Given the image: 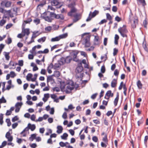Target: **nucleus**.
<instances>
[{"label":"nucleus","instance_id":"obj_1","mask_svg":"<svg viewBox=\"0 0 148 148\" xmlns=\"http://www.w3.org/2000/svg\"><path fill=\"white\" fill-rule=\"evenodd\" d=\"M118 31L122 37H127V34L128 32L126 25H123L122 27H119L118 29Z\"/></svg>","mask_w":148,"mask_h":148},{"label":"nucleus","instance_id":"obj_2","mask_svg":"<svg viewBox=\"0 0 148 148\" xmlns=\"http://www.w3.org/2000/svg\"><path fill=\"white\" fill-rule=\"evenodd\" d=\"M129 20L131 23V26L132 28H134L136 27V24L138 22V20L137 17L133 16L132 14L129 16Z\"/></svg>","mask_w":148,"mask_h":148},{"label":"nucleus","instance_id":"obj_3","mask_svg":"<svg viewBox=\"0 0 148 148\" xmlns=\"http://www.w3.org/2000/svg\"><path fill=\"white\" fill-rule=\"evenodd\" d=\"M79 53V51L76 50L71 51L70 54L73 58V60L76 62H79V60L77 58V56Z\"/></svg>","mask_w":148,"mask_h":148},{"label":"nucleus","instance_id":"obj_4","mask_svg":"<svg viewBox=\"0 0 148 148\" xmlns=\"http://www.w3.org/2000/svg\"><path fill=\"white\" fill-rule=\"evenodd\" d=\"M12 4V2L10 1L5 0L1 1L0 3L1 7H3L4 6L6 8L10 7Z\"/></svg>","mask_w":148,"mask_h":148},{"label":"nucleus","instance_id":"obj_5","mask_svg":"<svg viewBox=\"0 0 148 148\" xmlns=\"http://www.w3.org/2000/svg\"><path fill=\"white\" fill-rule=\"evenodd\" d=\"M101 42V41L98 35L95 36L94 40V45L99 46Z\"/></svg>","mask_w":148,"mask_h":148},{"label":"nucleus","instance_id":"obj_6","mask_svg":"<svg viewBox=\"0 0 148 148\" xmlns=\"http://www.w3.org/2000/svg\"><path fill=\"white\" fill-rule=\"evenodd\" d=\"M74 88L73 83L71 82V84H69L66 85V92H70L74 89Z\"/></svg>","mask_w":148,"mask_h":148},{"label":"nucleus","instance_id":"obj_7","mask_svg":"<svg viewBox=\"0 0 148 148\" xmlns=\"http://www.w3.org/2000/svg\"><path fill=\"white\" fill-rule=\"evenodd\" d=\"M83 70V67L82 66V64L81 62L79 63L78 64V66L75 69V72L76 73H79L81 72Z\"/></svg>","mask_w":148,"mask_h":148},{"label":"nucleus","instance_id":"obj_8","mask_svg":"<svg viewBox=\"0 0 148 148\" xmlns=\"http://www.w3.org/2000/svg\"><path fill=\"white\" fill-rule=\"evenodd\" d=\"M51 3L52 6H58V8H60L62 6L61 3L59 2L58 0H54L52 1Z\"/></svg>","mask_w":148,"mask_h":148},{"label":"nucleus","instance_id":"obj_9","mask_svg":"<svg viewBox=\"0 0 148 148\" xmlns=\"http://www.w3.org/2000/svg\"><path fill=\"white\" fill-rule=\"evenodd\" d=\"M23 103L22 102H17L15 105L16 109L15 112H18L20 110Z\"/></svg>","mask_w":148,"mask_h":148},{"label":"nucleus","instance_id":"obj_10","mask_svg":"<svg viewBox=\"0 0 148 148\" xmlns=\"http://www.w3.org/2000/svg\"><path fill=\"white\" fill-rule=\"evenodd\" d=\"M22 33L23 34H25V35L26 34L28 36L30 34L29 29L28 28L25 29L23 28L22 29Z\"/></svg>","mask_w":148,"mask_h":148},{"label":"nucleus","instance_id":"obj_11","mask_svg":"<svg viewBox=\"0 0 148 148\" xmlns=\"http://www.w3.org/2000/svg\"><path fill=\"white\" fill-rule=\"evenodd\" d=\"M117 79H114L111 82V86L112 88H115L116 87L117 84Z\"/></svg>","mask_w":148,"mask_h":148},{"label":"nucleus","instance_id":"obj_12","mask_svg":"<svg viewBox=\"0 0 148 148\" xmlns=\"http://www.w3.org/2000/svg\"><path fill=\"white\" fill-rule=\"evenodd\" d=\"M5 137L8 139V141L11 142L12 140V136H11L9 132L6 133L5 135Z\"/></svg>","mask_w":148,"mask_h":148},{"label":"nucleus","instance_id":"obj_13","mask_svg":"<svg viewBox=\"0 0 148 148\" xmlns=\"http://www.w3.org/2000/svg\"><path fill=\"white\" fill-rule=\"evenodd\" d=\"M50 82L51 84H53L55 83V80L53 78L52 76H48L47 77V82L48 83Z\"/></svg>","mask_w":148,"mask_h":148},{"label":"nucleus","instance_id":"obj_14","mask_svg":"<svg viewBox=\"0 0 148 148\" xmlns=\"http://www.w3.org/2000/svg\"><path fill=\"white\" fill-rule=\"evenodd\" d=\"M136 85L138 89H141L143 88V84L140 80H138L136 82Z\"/></svg>","mask_w":148,"mask_h":148},{"label":"nucleus","instance_id":"obj_15","mask_svg":"<svg viewBox=\"0 0 148 148\" xmlns=\"http://www.w3.org/2000/svg\"><path fill=\"white\" fill-rule=\"evenodd\" d=\"M49 52L48 49H45L44 51H39L37 52L38 54L45 53L47 54L49 53Z\"/></svg>","mask_w":148,"mask_h":148},{"label":"nucleus","instance_id":"obj_16","mask_svg":"<svg viewBox=\"0 0 148 148\" xmlns=\"http://www.w3.org/2000/svg\"><path fill=\"white\" fill-rule=\"evenodd\" d=\"M57 130L56 132L58 134L62 133L63 130V127L59 125L57 127Z\"/></svg>","mask_w":148,"mask_h":148},{"label":"nucleus","instance_id":"obj_17","mask_svg":"<svg viewBox=\"0 0 148 148\" xmlns=\"http://www.w3.org/2000/svg\"><path fill=\"white\" fill-rule=\"evenodd\" d=\"M72 59V58L70 56H68L64 59L65 62L67 63H69L70 62Z\"/></svg>","mask_w":148,"mask_h":148},{"label":"nucleus","instance_id":"obj_18","mask_svg":"<svg viewBox=\"0 0 148 148\" xmlns=\"http://www.w3.org/2000/svg\"><path fill=\"white\" fill-rule=\"evenodd\" d=\"M56 18L63 20L64 18V16L62 14H56Z\"/></svg>","mask_w":148,"mask_h":148},{"label":"nucleus","instance_id":"obj_19","mask_svg":"<svg viewBox=\"0 0 148 148\" xmlns=\"http://www.w3.org/2000/svg\"><path fill=\"white\" fill-rule=\"evenodd\" d=\"M28 127L29 129H30L32 131L34 130L36 128V126L34 124L31 125L29 123L28 124Z\"/></svg>","mask_w":148,"mask_h":148},{"label":"nucleus","instance_id":"obj_20","mask_svg":"<svg viewBox=\"0 0 148 148\" xmlns=\"http://www.w3.org/2000/svg\"><path fill=\"white\" fill-rule=\"evenodd\" d=\"M46 1L45 0H42L40 2V3L38 4L37 6V8L40 7H42L45 4H46Z\"/></svg>","mask_w":148,"mask_h":148},{"label":"nucleus","instance_id":"obj_21","mask_svg":"<svg viewBox=\"0 0 148 148\" xmlns=\"http://www.w3.org/2000/svg\"><path fill=\"white\" fill-rule=\"evenodd\" d=\"M105 95L107 96L108 97H112L114 96V94L112 93V91L111 90H109L107 91Z\"/></svg>","mask_w":148,"mask_h":148},{"label":"nucleus","instance_id":"obj_22","mask_svg":"<svg viewBox=\"0 0 148 148\" xmlns=\"http://www.w3.org/2000/svg\"><path fill=\"white\" fill-rule=\"evenodd\" d=\"M119 95L118 93L117 95L116 96V98L114 99V103L115 106H116L118 102L119 101Z\"/></svg>","mask_w":148,"mask_h":148},{"label":"nucleus","instance_id":"obj_23","mask_svg":"<svg viewBox=\"0 0 148 148\" xmlns=\"http://www.w3.org/2000/svg\"><path fill=\"white\" fill-rule=\"evenodd\" d=\"M68 134L66 133H64L63 135L61 136V137L62 139L66 140L67 139V137H68Z\"/></svg>","mask_w":148,"mask_h":148},{"label":"nucleus","instance_id":"obj_24","mask_svg":"<svg viewBox=\"0 0 148 148\" xmlns=\"http://www.w3.org/2000/svg\"><path fill=\"white\" fill-rule=\"evenodd\" d=\"M43 18L46 21L49 22H51L53 20V19L52 18H51V17H49L48 16L44 17Z\"/></svg>","mask_w":148,"mask_h":148},{"label":"nucleus","instance_id":"obj_25","mask_svg":"<svg viewBox=\"0 0 148 148\" xmlns=\"http://www.w3.org/2000/svg\"><path fill=\"white\" fill-rule=\"evenodd\" d=\"M60 40V38L59 36H56L55 38H52L51 39V42H54L59 41Z\"/></svg>","mask_w":148,"mask_h":148},{"label":"nucleus","instance_id":"obj_26","mask_svg":"<svg viewBox=\"0 0 148 148\" xmlns=\"http://www.w3.org/2000/svg\"><path fill=\"white\" fill-rule=\"evenodd\" d=\"M46 39V37L45 36H44L42 37L39 39L37 40L39 42H44Z\"/></svg>","mask_w":148,"mask_h":148},{"label":"nucleus","instance_id":"obj_27","mask_svg":"<svg viewBox=\"0 0 148 148\" xmlns=\"http://www.w3.org/2000/svg\"><path fill=\"white\" fill-rule=\"evenodd\" d=\"M32 21V20L31 18H28L26 20H25L24 21V22L25 23V24L23 23V25L25 26V24L27 23H29Z\"/></svg>","mask_w":148,"mask_h":148},{"label":"nucleus","instance_id":"obj_28","mask_svg":"<svg viewBox=\"0 0 148 148\" xmlns=\"http://www.w3.org/2000/svg\"><path fill=\"white\" fill-rule=\"evenodd\" d=\"M68 36V34L67 33L60 35L59 36L60 40L61 39H63L66 38Z\"/></svg>","mask_w":148,"mask_h":148},{"label":"nucleus","instance_id":"obj_29","mask_svg":"<svg viewBox=\"0 0 148 148\" xmlns=\"http://www.w3.org/2000/svg\"><path fill=\"white\" fill-rule=\"evenodd\" d=\"M102 140L103 142H105L106 143H108V140L107 138V135L106 134L102 138Z\"/></svg>","mask_w":148,"mask_h":148},{"label":"nucleus","instance_id":"obj_30","mask_svg":"<svg viewBox=\"0 0 148 148\" xmlns=\"http://www.w3.org/2000/svg\"><path fill=\"white\" fill-rule=\"evenodd\" d=\"M99 13V11L97 10H95L92 13H91V16L93 18L95 17Z\"/></svg>","mask_w":148,"mask_h":148},{"label":"nucleus","instance_id":"obj_31","mask_svg":"<svg viewBox=\"0 0 148 148\" xmlns=\"http://www.w3.org/2000/svg\"><path fill=\"white\" fill-rule=\"evenodd\" d=\"M40 34L38 33V32L37 31L36 32H34L33 33V34H32V37H34V38L36 37L37 36H38Z\"/></svg>","mask_w":148,"mask_h":148},{"label":"nucleus","instance_id":"obj_32","mask_svg":"<svg viewBox=\"0 0 148 148\" xmlns=\"http://www.w3.org/2000/svg\"><path fill=\"white\" fill-rule=\"evenodd\" d=\"M137 1L141 3L143 6H144L146 5L145 0H137Z\"/></svg>","mask_w":148,"mask_h":148},{"label":"nucleus","instance_id":"obj_33","mask_svg":"<svg viewBox=\"0 0 148 148\" xmlns=\"http://www.w3.org/2000/svg\"><path fill=\"white\" fill-rule=\"evenodd\" d=\"M36 135L35 134H33L31 135V136L29 138V140L32 141L36 138Z\"/></svg>","mask_w":148,"mask_h":148},{"label":"nucleus","instance_id":"obj_34","mask_svg":"<svg viewBox=\"0 0 148 148\" xmlns=\"http://www.w3.org/2000/svg\"><path fill=\"white\" fill-rule=\"evenodd\" d=\"M123 88L124 90L123 93L125 96L127 95V88L126 87L125 84H124L123 86Z\"/></svg>","mask_w":148,"mask_h":148},{"label":"nucleus","instance_id":"obj_35","mask_svg":"<svg viewBox=\"0 0 148 148\" xmlns=\"http://www.w3.org/2000/svg\"><path fill=\"white\" fill-rule=\"evenodd\" d=\"M108 144V143L105 142H101V145L102 147L106 148Z\"/></svg>","mask_w":148,"mask_h":148},{"label":"nucleus","instance_id":"obj_36","mask_svg":"<svg viewBox=\"0 0 148 148\" xmlns=\"http://www.w3.org/2000/svg\"><path fill=\"white\" fill-rule=\"evenodd\" d=\"M119 71L118 70V69H116L114 71V74L115 76L118 77L119 74Z\"/></svg>","mask_w":148,"mask_h":148},{"label":"nucleus","instance_id":"obj_37","mask_svg":"<svg viewBox=\"0 0 148 148\" xmlns=\"http://www.w3.org/2000/svg\"><path fill=\"white\" fill-rule=\"evenodd\" d=\"M33 22L36 25L39 24L40 23V21L39 19L36 18L33 20Z\"/></svg>","mask_w":148,"mask_h":148},{"label":"nucleus","instance_id":"obj_38","mask_svg":"<svg viewBox=\"0 0 148 148\" xmlns=\"http://www.w3.org/2000/svg\"><path fill=\"white\" fill-rule=\"evenodd\" d=\"M3 115L2 114H0V124L2 125L3 123Z\"/></svg>","mask_w":148,"mask_h":148},{"label":"nucleus","instance_id":"obj_39","mask_svg":"<svg viewBox=\"0 0 148 148\" xmlns=\"http://www.w3.org/2000/svg\"><path fill=\"white\" fill-rule=\"evenodd\" d=\"M32 75L31 73H29L26 77V79L28 81H30V79L32 78Z\"/></svg>","mask_w":148,"mask_h":148},{"label":"nucleus","instance_id":"obj_40","mask_svg":"<svg viewBox=\"0 0 148 148\" xmlns=\"http://www.w3.org/2000/svg\"><path fill=\"white\" fill-rule=\"evenodd\" d=\"M90 37L88 36H86L84 38V42H89L90 40Z\"/></svg>","mask_w":148,"mask_h":148},{"label":"nucleus","instance_id":"obj_41","mask_svg":"<svg viewBox=\"0 0 148 148\" xmlns=\"http://www.w3.org/2000/svg\"><path fill=\"white\" fill-rule=\"evenodd\" d=\"M118 52V49L114 48L113 49V55L114 56H115L116 55Z\"/></svg>","mask_w":148,"mask_h":148},{"label":"nucleus","instance_id":"obj_42","mask_svg":"<svg viewBox=\"0 0 148 148\" xmlns=\"http://www.w3.org/2000/svg\"><path fill=\"white\" fill-rule=\"evenodd\" d=\"M108 52H107L105 55L104 56H101V60H103V59H105V61H106L108 59L107 57Z\"/></svg>","mask_w":148,"mask_h":148},{"label":"nucleus","instance_id":"obj_43","mask_svg":"<svg viewBox=\"0 0 148 148\" xmlns=\"http://www.w3.org/2000/svg\"><path fill=\"white\" fill-rule=\"evenodd\" d=\"M115 20L116 21L119 22L121 21L122 18L118 16H116L115 18Z\"/></svg>","mask_w":148,"mask_h":148},{"label":"nucleus","instance_id":"obj_44","mask_svg":"<svg viewBox=\"0 0 148 148\" xmlns=\"http://www.w3.org/2000/svg\"><path fill=\"white\" fill-rule=\"evenodd\" d=\"M92 12H90L89 15V16L87 18L86 20V21H90L92 18H93V17H92V16H91V14Z\"/></svg>","mask_w":148,"mask_h":148},{"label":"nucleus","instance_id":"obj_45","mask_svg":"<svg viewBox=\"0 0 148 148\" xmlns=\"http://www.w3.org/2000/svg\"><path fill=\"white\" fill-rule=\"evenodd\" d=\"M107 18L109 20H111L112 19V18L110 15L108 13L106 14Z\"/></svg>","mask_w":148,"mask_h":148},{"label":"nucleus","instance_id":"obj_46","mask_svg":"<svg viewBox=\"0 0 148 148\" xmlns=\"http://www.w3.org/2000/svg\"><path fill=\"white\" fill-rule=\"evenodd\" d=\"M6 23V21L5 20H3V19L1 20L0 21V25L1 26H3L4 25L5 23Z\"/></svg>","mask_w":148,"mask_h":148},{"label":"nucleus","instance_id":"obj_47","mask_svg":"<svg viewBox=\"0 0 148 148\" xmlns=\"http://www.w3.org/2000/svg\"><path fill=\"white\" fill-rule=\"evenodd\" d=\"M6 122L7 124V125L8 126H10L11 125V123L10 119H7L6 120Z\"/></svg>","mask_w":148,"mask_h":148},{"label":"nucleus","instance_id":"obj_48","mask_svg":"<svg viewBox=\"0 0 148 148\" xmlns=\"http://www.w3.org/2000/svg\"><path fill=\"white\" fill-rule=\"evenodd\" d=\"M19 119V118L17 116H15L13 118L12 121V122H14L16 121H18Z\"/></svg>","mask_w":148,"mask_h":148},{"label":"nucleus","instance_id":"obj_49","mask_svg":"<svg viewBox=\"0 0 148 148\" xmlns=\"http://www.w3.org/2000/svg\"><path fill=\"white\" fill-rule=\"evenodd\" d=\"M148 139V136H145L144 140V144L145 145H147V141Z\"/></svg>","mask_w":148,"mask_h":148},{"label":"nucleus","instance_id":"obj_50","mask_svg":"<svg viewBox=\"0 0 148 148\" xmlns=\"http://www.w3.org/2000/svg\"><path fill=\"white\" fill-rule=\"evenodd\" d=\"M9 54V53L5 52V57L6 60H8L10 59V57Z\"/></svg>","mask_w":148,"mask_h":148},{"label":"nucleus","instance_id":"obj_51","mask_svg":"<svg viewBox=\"0 0 148 148\" xmlns=\"http://www.w3.org/2000/svg\"><path fill=\"white\" fill-rule=\"evenodd\" d=\"M92 140L94 142L96 143L98 141V138L96 136H94L92 137Z\"/></svg>","mask_w":148,"mask_h":148},{"label":"nucleus","instance_id":"obj_52","mask_svg":"<svg viewBox=\"0 0 148 148\" xmlns=\"http://www.w3.org/2000/svg\"><path fill=\"white\" fill-rule=\"evenodd\" d=\"M101 72L102 73H104L105 71V68L104 65L102 66L101 68Z\"/></svg>","mask_w":148,"mask_h":148},{"label":"nucleus","instance_id":"obj_53","mask_svg":"<svg viewBox=\"0 0 148 148\" xmlns=\"http://www.w3.org/2000/svg\"><path fill=\"white\" fill-rule=\"evenodd\" d=\"M18 65L20 66H23V61L22 60H19L18 61Z\"/></svg>","mask_w":148,"mask_h":148},{"label":"nucleus","instance_id":"obj_54","mask_svg":"<svg viewBox=\"0 0 148 148\" xmlns=\"http://www.w3.org/2000/svg\"><path fill=\"white\" fill-rule=\"evenodd\" d=\"M10 75L11 77L14 78L16 76V74L14 72L11 71L10 72Z\"/></svg>","mask_w":148,"mask_h":148},{"label":"nucleus","instance_id":"obj_55","mask_svg":"<svg viewBox=\"0 0 148 148\" xmlns=\"http://www.w3.org/2000/svg\"><path fill=\"white\" fill-rule=\"evenodd\" d=\"M112 10L114 12H116L117 10V8L116 6H113L112 7Z\"/></svg>","mask_w":148,"mask_h":148},{"label":"nucleus","instance_id":"obj_56","mask_svg":"<svg viewBox=\"0 0 148 148\" xmlns=\"http://www.w3.org/2000/svg\"><path fill=\"white\" fill-rule=\"evenodd\" d=\"M108 39L107 38H105L103 40V45L105 46L107 45Z\"/></svg>","mask_w":148,"mask_h":148},{"label":"nucleus","instance_id":"obj_57","mask_svg":"<svg viewBox=\"0 0 148 148\" xmlns=\"http://www.w3.org/2000/svg\"><path fill=\"white\" fill-rule=\"evenodd\" d=\"M25 36V34H18L17 36V37L18 38H22V37H24V36Z\"/></svg>","mask_w":148,"mask_h":148},{"label":"nucleus","instance_id":"obj_58","mask_svg":"<svg viewBox=\"0 0 148 148\" xmlns=\"http://www.w3.org/2000/svg\"><path fill=\"white\" fill-rule=\"evenodd\" d=\"M56 14L54 13L53 12H50V16L51 18L54 17L56 18Z\"/></svg>","mask_w":148,"mask_h":148},{"label":"nucleus","instance_id":"obj_59","mask_svg":"<svg viewBox=\"0 0 148 148\" xmlns=\"http://www.w3.org/2000/svg\"><path fill=\"white\" fill-rule=\"evenodd\" d=\"M40 73L42 75H45L46 73V70L44 69H42L40 71Z\"/></svg>","mask_w":148,"mask_h":148},{"label":"nucleus","instance_id":"obj_60","mask_svg":"<svg viewBox=\"0 0 148 148\" xmlns=\"http://www.w3.org/2000/svg\"><path fill=\"white\" fill-rule=\"evenodd\" d=\"M54 74L55 76L58 77L60 76V72L58 71H55L54 72Z\"/></svg>","mask_w":148,"mask_h":148},{"label":"nucleus","instance_id":"obj_61","mask_svg":"<svg viewBox=\"0 0 148 148\" xmlns=\"http://www.w3.org/2000/svg\"><path fill=\"white\" fill-rule=\"evenodd\" d=\"M90 45V42H85V47H89Z\"/></svg>","mask_w":148,"mask_h":148},{"label":"nucleus","instance_id":"obj_62","mask_svg":"<svg viewBox=\"0 0 148 148\" xmlns=\"http://www.w3.org/2000/svg\"><path fill=\"white\" fill-rule=\"evenodd\" d=\"M52 29V27L51 26H48L45 28L46 31H50Z\"/></svg>","mask_w":148,"mask_h":148},{"label":"nucleus","instance_id":"obj_63","mask_svg":"<svg viewBox=\"0 0 148 148\" xmlns=\"http://www.w3.org/2000/svg\"><path fill=\"white\" fill-rule=\"evenodd\" d=\"M69 132L71 135L73 136L74 135L75 131L73 130H69Z\"/></svg>","mask_w":148,"mask_h":148},{"label":"nucleus","instance_id":"obj_64","mask_svg":"<svg viewBox=\"0 0 148 148\" xmlns=\"http://www.w3.org/2000/svg\"><path fill=\"white\" fill-rule=\"evenodd\" d=\"M75 3H71L70 4H69L68 5V7L70 8H74V6L75 5Z\"/></svg>","mask_w":148,"mask_h":148}]
</instances>
